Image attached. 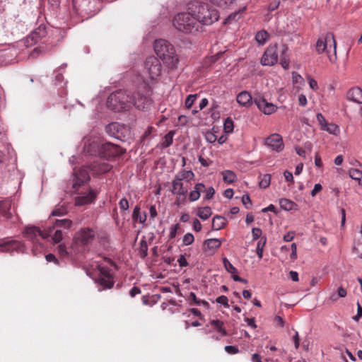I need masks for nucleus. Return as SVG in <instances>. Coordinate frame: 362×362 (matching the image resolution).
Returning a JSON list of instances; mask_svg holds the SVG:
<instances>
[{
  "instance_id": "47",
  "label": "nucleus",
  "mask_w": 362,
  "mask_h": 362,
  "mask_svg": "<svg viewBox=\"0 0 362 362\" xmlns=\"http://www.w3.org/2000/svg\"><path fill=\"white\" fill-rule=\"evenodd\" d=\"M194 241V237L191 233H187L183 236L182 243L185 246L191 245Z\"/></svg>"
},
{
  "instance_id": "55",
  "label": "nucleus",
  "mask_w": 362,
  "mask_h": 362,
  "mask_svg": "<svg viewBox=\"0 0 362 362\" xmlns=\"http://www.w3.org/2000/svg\"><path fill=\"white\" fill-rule=\"evenodd\" d=\"M189 298L191 300H192L194 302V303H196L197 305H200L202 304H203V305H207L208 304L207 302H206L205 300H198L197 296H196V294L194 292H191L189 293Z\"/></svg>"
},
{
  "instance_id": "14",
  "label": "nucleus",
  "mask_w": 362,
  "mask_h": 362,
  "mask_svg": "<svg viewBox=\"0 0 362 362\" xmlns=\"http://www.w3.org/2000/svg\"><path fill=\"white\" fill-rule=\"evenodd\" d=\"M264 144L272 151L278 153L282 151L284 148L282 137L279 134H271L266 139Z\"/></svg>"
},
{
  "instance_id": "41",
  "label": "nucleus",
  "mask_w": 362,
  "mask_h": 362,
  "mask_svg": "<svg viewBox=\"0 0 362 362\" xmlns=\"http://www.w3.org/2000/svg\"><path fill=\"white\" fill-rule=\"evenodd\" d=\"M67 214V209L64 205H57L52 211L51 215L53 216H61Z\"/></svg>"
},
{
  "instance_id": "53",
  "label": "nucleus",
  "mask_w": 362,
  "mask_h": 362,
  "mask_svg": "<svg viewBox=\"0 0 362 362\" xmlns=\"http://www.w3.org/2000/svg\"><path fill=\"white\" fill-rule=\"evenodd\" d=\"M179 228V224L176 223L174 225H172L170 228V233H169V238L170 239H173L176 237L177 232Z\"/></svg>"
},
{
  "instance_id": "29",
  "label": "nucleus",
  "mask_w": 362,
  "mask_h": 362,
  "mask_svg": "<svg viewBox=\"0 0 362 362\" xmlns=\"http://www.w3.org/2000/svg\"><path fill=\"white\" fill-rule=\"evenodd\" d=\"M122 126L117 122H112L109 124L106 127V132L110 135L119 138V129H121Z\"/></svg>"
},
{
  "instance_id": "12",
  "label": "nucleus",
  "mask_w": 362,
  "mask_h": 362,
  "mask_svg": "<svg viewBox=\"0 0 362 362\" xmlns=\"http://www.w3.org/2000/svg\"><path fill=\"white\" fill-rule=\"evenodd\" d=\"M124 153V151L119 146L107 142L103 139V145L100 148L101 158H108L110 157L117 156Z\"/></svg>"
},
{
  "instance_id": "20",
  "label": "nucleus",
  "mask_w": 362,
  "mask_h": 362,
  "mask_svg": "<svg viewBox=\"0 0 362 362\" xmlns=\"http://www.w3.org/2000/svg\"><path fill=\"white\" fill-rule=\"evenodd\" d=\"M97 195V192L93 189H89L87 193H84L75 199L76 206H83L90 204L94 201Z\"/></svg>"
},
{
  "instance_id": "44",
  "label": "nucleus",
  "mask_w": 362,
  "mask_h": 362,
  "mask_svg": "<svg viewBox=\"0 0 362 362\" xmlns=\"http://www.w3.org/2000/svg\"><path fill=\"white\" fill-rule=\"evenodd\" d=\"M223 263L226 270L231 274H237V269L229 262L226 257L223 258Z\"/></svg>"
},
{
  "instance_id": "36",
  "label": "nucleus",
  "mask_w": 362,
  "mask_h": 362,
  "mask_svg": "<svg viewBox=\"0 0 362 362\" xmlns=\"http://www.w3.org/2000/svg\"><path fill=\"white\" fill-rule=\"evenodd\" d=\"M223 180L228 183H233L237 180L236 175L231 170H224L222 173Z\"/></svg>"
},
{
  "instance_id": "62",
  "label": "nucleus",
  "mask_w": 362,
  "mask_h": 362,
  "mask_svg": "<svg viewBox=\"0 0 362 362\" xmlns=\"http://www.w3.org/2000/svg\"><path fill=\"white\" fill-rule=\"evenodd\" d=\"M322 187L320 184H319V183L315 184L313 189L310 192L311 196L315 197L317 192H319L322 190Z\"/></svg>"
},
{
  "instance_id": "58",
  "label": "nucleus",
  "mask_w": 362,
  "mask_h": 362,
  "mask_svg": "<svg viewBox=\"0 0 362 362\" xmlns=\"http://www.w3.org/2000/svg\"><path fill=\"white\" fill-rule=\"evenodd\" d=\"M177 262L180 267H187L188 265V262L184 255H180L179 258L177 259Z\"/></svg>"
},
{
  "instance_id": "2",
  "label": "nucleus",
  "mask_w": 362,
  "mask_h": 362,
  "mask_svg": "<svg viewBox=\"0 0 362 362\" xmlns=\"http://www.w3.org/2000/svg\"><path fill=\"white\" fill-rule=\"evenodd\" d=\"M154 51L163 64L171 71L177 69L180 63L175 49L168 41L163 39L156 40Z\"/></svg>"
},
{
  "instance_id": "35",
  "label": "nucleus",
  "mask_w": 362,
  "mask_h": 362,
  "mask_svg": "<svg viewBox=\"0 0 362 362\" xmlns=\"http://www.w3.org/2000/svg\"><path fill=\"white\" fill-rule=\"evenodd\" d=\"M280 207L286 211L293 210L296 206V204L288 199H281L279 200Z\"/></svg>"
},
{
  "instance_id": "45",
  "label": "nucleus",
  "mask_w": 362,
  "mask_h": 362,
  "mask_svg": "<svg viewBox=\"0 0 362 362\" xmlns=\"http://www.w3.org/2000/svg\"><path fill=\"white\" fill-rule=\"evenodd\" d=\"M211 325L218 331V333H221V336H225L226 332L223 328V322L220 320H216L211 322Z\"/></svg>"
},
{
  "instance_id": "59",
  "label": "nucleus",
  "mask_w": 362,
  "mask_h": 362,
  "mask_svg": "<svg viewBox=\"0 0 362 362\" xmlns=\"http://www.w3.org/2000/svg\"><path fill=\"white\" fill-rule=\"evenodd\" d=\"M214 194L215 189L213 187H210L206 191L204 199L207 200L211 199L214 197Z\"/></svg>"
},
{
  "instance_id": "23",
  "label": "nucleus",
  "mask_w": 362,
  "mask_h": 362,
  "mask_svg": "<svg viewBox=\"0 0 362 362\" xmlns=\"http://www.w3.org/2000/svg\"><path fill=\"white\" fill-rule=\"evenodd\" d=\"M346 98L349 100L362 104V90L358 87H354L347 92Z\"/></svg>"
},
{
  "instance_id": "17",
  "label": "nucleus",
  "mask_w": 362,
  "mask_h": 362,
  "mask_svg": "<svg viewBox=\"0 0 362 362\" xmlns=\"http://www.w3.org/2000/svg\"><path fill=\"white\" fill-rule=\"evenodd\" d=\"M77 248L74 245L73 242L69 247H67L66 245L62 243L59 244L57 247V251L59 256L62 258H73L78 254H80Z\"/></svg>"
},
{
  "instance_id": "26",
  "label": "nucleus",
  "mask_w": 362,
  "mask_h": 362,
  "mask_svg": "<svg viewBox=\"0 0 362 362\" xmlns=\"http://www.w3.org/2000/svg\"><path fill=\"white\" fill-rule=\"evenodd\" d=\"M227 224V220L222 216H215L212 219V229L219 230Z\"/></svg>"
},
{
  "instance_id": "3",
  "label": "nucleus",
  "mask_w": 362,
  "mask_h": 362,
  "mask_svg": "<svg viewBox=\"0 0 362 362\" xmlns=\"http://www.w3.org/2000/svg\"><path fill=\"white\" fill-rule=\"evenodd\" d=\"M199 25L189 6L187 11L178 13L173 19V27L185 35H194L202 33Z\"/></svg>"
},
{
  "instance_id": "64",
  "label": "nucleus",
  "mask_w": 362,
  "mask_h": 362,
  "mask_svg": "<svg viewBox=\"0 0 362 362\" xmlns=\"http://www.w3.org/2000/svg\"><path fill=\"white\" fill-rule=\"evenodd\" d=\"M279 4H280L279 1H277L272 2L268 6V10L269 11H273L276 10V8H278V7L279 6Z\"/></svg>"
},
{
  "instance_id": "54",
  "label": "nucleus",
  "mask_w": 362,
  "mask_h": 362,
  "mask_svg": "<svg viewBox=\"0 0 362 362\" xmlns=\"http://www.w3.org/2000/svg\"><path fill=\"white\" fill-rule=\"evenodd\" d=\"M119 209L122 211H125L128 210V209L129 207V202L126 198L122 199L119 202Z\"/></svg>"
},
{
  "instance_id": "6",
  "label": "nucleus",
  "mask_w": 362,
  "mask_h": 362,
  "mask_svg": "<svg viewBox=\"0 0 362 362\" xmlns=\"http://www.w3.org/2000/svg\"><path fill=\"white\" fill-rule=\"evenodd\" d=\"M96 234V231L92 228H81L74 235V245L80 253H83L86 250V247L94 240Z\"/></svg>"
},
{
  "instance_id": "27",
  "label": "nucleus",
  "mask_w": 362,
  "mask_h": 362,
  "mask_svg": "<svg viewBox=\"0 0 362 362\" xmlns=\"http://www.w3.org/2000/svg\"><path fill=\"white\" fill-rule=\"evenodd\" d=\"M205 188V186L202 183H198L195 185L194 190L189 193V199L191 202L197 201L200 197L201 192Z\"/></svg>"
},
{
  "instance_id": "1",
  "label": "nucleus",
  "mask_w": 362,
  "mask_h": 362,
  "mask_svg": "<svg viewBox=\"0 0 362 362\" xmlns=\"http://www.w3.org/2000/svg\"><path fill=\"white\" fill-rule=\"evenodd\" d=\"M189 5V9L192 12L196 21L199 23V28L203 31V27L216 22L219 18L218 11L207 3L193 1Z\"/></svg>"
},
{
  "instance_id": "37",
  "label": "nucleus",
  "mask_w": 362,
  "mask_h": 362,
  "mask_svg": "<svg viewBox=\"0 0 362 362\" xmlns=\"http://www.w3.org/2000/svg\"><path fill=\"white\" fill-rule=\"evenodd\" d=\"M322 131L327 132L333 135H337L340 132L339 127L334 123H327L325 127H322Z\"/></svg>"
},
{
  "instance_id": "11",
  "label": "nucleus",
  "mask_w": 362,
  "mask_h": 362,
  "mask_svg": "<svg viewBox=\"0 0 362 362\" xmlns=\"http://www.w3.org/2000/svg\"><path fill=\"white\" fill-rule=\"evenodd\" d=\"M96 267L103 276L98 279L100 285L103 286L104 288H111L113 286L114 281L110 268L98 263L96 264Z\"/></svg>"
},
{
  "instance_id": "51",
  "label": "nucleus",
  "mask_w": 362,
  "mask_h": 362,
  "mask_svg": "<svg viewBox=\"0 0 362 362\" xmlns=\"http://www.w3.org/2000/svg\"><path fill=\"white\" fill-rule=\"evenodd\" d=\"M316 119L320 126V129L322 130V127H325L327 124L326 119L321 113H317L316 115Z\"/></svg>"
},
{
  "instance_id": "21",
  "label": "nucleus",
  "mask_w": 362,
  "mask_h": 362,
  "mask_svg": "<svg viewBox=\"0 0 362 362\" xmlns=\"http://www.w3.org/2000/svg\"><path fill=\"white\" fill-rule=\"evenodd\" d=\"M112 168V166L105 161L100 160H96L91 165L90 170L95 174L106 173L109 172Z\"/></svg>"
},
{
  "instance_id": "60",
  "label": "nucleus",
  "mask_w": 362,
  "mask_h": 362,
  "mask_svg": "<svg viewBox=\"0 0 362 362\" xmlns=\"http://www.w3.org/2000/svg\"><path fill=\"white\" fill-rule=\"evenodd\" d=\"M303 81L302 76L296 72L292 73V81L293 83H301Z\"/></svg>"
},
{
  "instance_id": "33",
  "label": "nucleus",
  "mask_w": 362,
  "mask_h": 362,
  "mask_svg": "<svg viewBox=\"0 0 362 362\" xmlns=\"http://www.w3.org/2000/svg\"><path fill=\"white\" fill-rule=\"evenodd\" d=\"M205 244L209 250L214 251L221 246V241L218 238H211L206 240Z\"/></svg>"
},
{
  "instance_id": "57",
  "label": "nucleus",
  "mask_w": 362,
  "mask_h": 362,
  "mask_svg": "<svg viewBox=\"0 0 362 362\" xmlns=\"http://www.w3.org/2000/svg\"><path fill=\"white\" fill-rule=\"evenodd\" d=\"M262 234V231L259 228H253L252 229V235L253 240H257L260 238Z\"/></svg>"
},
{
  "instance_id": "56",
  "label": "nucleus",
  "mask_w": 362,
  "mask_h": 362,
  "mask_svg": "<svg viewBox=\"0 0 362 362\" xmlns=\"http://www.w3.org/2000/svg\"><path fill=\"white\" fill-rule=\"evenodd\" d=\"M224 349L229 354H235L239 352V349L236 346L231 345L226 346Z\"/></svg>"
},
{
  "instance_id": "46",
  "label": "nucleus",
  "mask_w": 362,
  "mask_h": 362,
  "mask_svg": "<svg viewBox=\"0 0 362 362\" xmlns=\"http://www.w3.org/2000/svg\"><path fill=\"white\" fill-rule=\"evenodd\" d=\"M173 136L174 132L173 131H170L168 134L165 135L164 141L162 144L163 147L167 148L172 144Z\"/></svg>"
},
{
  "instance_id": "31",
  "label": "nucleus",
  "mask_w": 362,
  "mask_h": 362,
  "mask_svg": "<svg viewBox=\"0 0 362 362\" xmlns=\"http://www.w3.org/2000/svg\"><path fill=\"white\" fill-rule=\"evenodd\" d=\"M212 214L209 206L200 207L197 211V216L202 220H207Z\"/></svg>"
},
{
  "instance_id": "22",
  "label": "nucleus",
  "mask_w": 362,
  "mask_h": 362,
  "mask_svg": "<svg viewBox=\"0 0 362 362\" xmlns=\"http://www.w3.org/2000/svg\"><path fill=\"white\" fill-rule=\"evenodd\" d=\"M11 200L6 198L0 201V216L5 219H8L11 217Z\"/></svg>"
},
{
  "instance_id": "38",
  "label": "nucleus",
  "mask_w": 362,
  "mask_h": 362,
  "mask_svg": "<svg viewBox=\"0 0 362 362\" xmlns=\"http://www.w3.org/2000/svg\"><path fill=\"white\" fill-rule=\"evenodd\" d=\"M212 4L222 8H228L235 0H209Z\"/></svg>"
},
{
  "instance_id": "9",
  "label": "nucleus",
  "mask_w": 362,
  "mask_h": 362,
  "mask_svg": "<svg viewBox=\"0 0 362 362\" xmlns=\"http://www.w3.org/2000/svg\"><path fill=\"white\" fill-rule=\"evenodd\" d=\"M83 151L90 156H100L103 139L98 136H88L83 138Z\"/></svg>"
},
{
  "instance_id": "15",
  "label": "nucleus",
  "mask_w": 362,
  "mask_h": 362,
  "mask_svg": "<svg viewBox=\"0 0 362 362\" xmlns=\"http://www.w3.org/2000/svg\"><path fill=\"white\" fill-rule=\"evenodd\" d=\"M47 33L45 25H41L35 29L26 38L25 43L27 46H32L37 43L47 35Z\"/></svg>"
},
{
  "instance_id": "61",
  "label": "nucleus",
  "mask_w": 362,
  "mask_h": 362,
  "mask_svg": "<svg viewBox=\"0 0 362 362\" xmlns=\"http://www.w3.org/2000/svg\"><path fill=\"white\" fill-rule=\"evenodd\" d=\"M202 227L200 221L197 218L194 219L192 223L193 229L197 232H199L202 230Z\"/></svg>"
},
{
  "instance_id": "10",
  "label": "nucleus",
  "mask_w": 362,
  "mask_h": 362,
  "mask_svg": "<svg viewBox=\"0 0 362 362\" xmlns=\"http://www.w3.org/2000/svg\"><path fill=\"white\" fill-rule=\"evenodd\" d=\"M131 100H132V106L141 110L148 109L152 103L149 95L144 94L140 90L131 93Z\"/></svg>"
},
{
  "instance_id": "25",
  "label": "nucleus",
  "mask_w": 362,
  "mask_h": 362,
  "mask_svg": "<svg viewBox=\"0 0 362 362\" xmlns=\"http://www.w3.org/2000/svg\"><path fill=\"white\" fill-rule=\"evenodd\" d=\"M172 187V192L173 194H177L180 196H185L187 193V189L184 187L182 181H178L175 178L173 180Z\"/></svg>"
},
{
  "instance_id": "5",
  "label": "nucleus",
  "mask_w": 362,
  "mask_h": 362,
  "mask_svg": "<svg viewBox=\"0 0 362 362\" xmlns=\"http://www.w3.org/2000/svg\"><path fill=\"white\" fill-rule=\"evenodd\" d=\"M107 105L115 112L129 110L132 106L131 93L122 90L112 93L107 98Z\"/></svg>"
},
{
  "instance_id": "4",
  "label": "nucleus",
  "mask_w": 362,
  "mask_h": 362,
  "mask_svg": "<svg viewBox=\"0 0 362 362\" xmlns=\"http://www.w3.org/2000/svg\"><path fill=\"white\" fill-rule=\"evenodd\" d=\"M24 236L30 240L34 245L37 246V244H39L41 246L42 243L40 240L47 239L49 237H51L54 243H60L63 239V233L60 229H56L54 231V227H49L47 229L42 230L35 226H30L25 228Z\"/></svg>"
},
{
  "instance_id": "63",
  "label": "nucleus",
  "mask_w": 362,
  "mask_h": 362,
  "mask_svg": "<svg viewBox=\"0 0 362 362\" xmlns=\"http://www.w3.org/2000/svg\"><path fill=\"white\" fill-rule=\"evenodd\" d=\"M298 102L300 105L305 107L308 103L306 96L303 94H300L298 97Z\"/></svg>"
},
{
  "instance_id": "7",
  "label": "nucleus",
  "mask_w": 362,
  "mask_h": 362,
  "mask_svg": "<svg viewBox=\"0 0 362 362\" xmlns=\"http://www.w3.org/2000/svg\"><path fill=\"white\" fill-rule=\"evenodd\" d=\"M316 51L318 54L326 51L330 62L334 63L337 61V45L333 34L327 33L318 39L316 42Z\"/></svg>"
},
{
  "instance_id": "43",
  "label": "nucleus",
  "mask_w": 362,
  "mask_h": 362,
  "mask_svg": "<svg viewBox=\"0 0 362 362\" xmlns=\"http://www.w3.org/2000/svg\"><path fill=\"white\" fill-rule=\"evenodd\" d=\"M234 124L233 120L228 117L225 119L223 123V130L226 134H230L233 132Z\"/></svg>"
},
{
  "instance_id": "50",
  "label": "nucleus",
  "mask_w": 362,
  "mask_h": 362,
  "mask_svg": "<svg viewBox=\"0 0 362 362\" xmlns=\"http://www.w3.org/2000/svg\"><path fill=\"white\" fill-rule=\"evenodd\" d=\"M205 139L207 142L213 144L215 143L217 139V136L211 132L208 131L205 134Z\"/></svg>"
},
{
  "instance_id": "13",
  "label": "nucleus",
  "mask_w": 362,
  "mask_h": 362,
  "mask_svg": "<svg viewBox=\"0 0 362 362\" xmlns=\"http://www.w3.org/2000/svg\"><path fill=\"white\" fill-rule=\"evenodd\" d=\"M278 62L277 47H269L264 51L262 58L261 64L263 66H273Z\"/></svg>"
},
{
  "instance_id": "34",
  "label": "nucleus",
  "mask_w": 362,
  "mask_h": 362,
  "mask_svg": "<svg viewBox=\"0 0 362 362\" xmlns=\"http://www.w3.org/2000/svg\"><path fill=\"white\" fill-rule=\"evenodd\" d=\"M73 225V221L68 218L57 219L54 222V226L58 228H62L64 229L70 228Z\"/></svg>"
},
{
  "instance_id": "24",
  "label": "nucleus",
  "mask_w": 362,
  "mask_h": 362,
  "mask_svg": "<svg viewBox=\"0 0 362 362\" xmlns=\"http://www.w3.org/2000/svg\"><path fill=\"white\" fill-rule=\"evenodd\" d=\"M252 99L251 95L247 91L243 90L237 95L236 100L240 105L249 107L252 104Z\"/></svg>"
},
{
  "instance_id": "16",
  "label": "nucleus",
  "mask_w": 362,
  "mask_h": 362,
  "mask_svg": "<svg viewBox=\"0 0 362 362\" xmlns=\"http://www.w3.org/2000/svg\"><path fill=\"white\" fill-rule=\"evenodd\" d=\"M73 174L74 175L73 188H76V187L90 180V175L86 168L83 167L78 170L74 168Z\"/></svg>"
},
{
  "instance_id": "39",
  "label": "nucleus",
  "mask_w": 362,
  "mask_h": 362,
  "mask_svg": "<svg viewBox=\"0 0 362 362\" xmlns=\"http://www.w3.org/2000/svg\"><path fill=\"white\" fill-rule=\"evenodd\" d=\"M269 38V34L265 30H261L257 33L255 39L259 45H264Z\"/></svg>"
},
{
  "instance_id": "30",
  "label": "nucleus",
  "mask_w": 362,
  "mask_h": 362,
  "mask_svg": "<svg viewBox=\"0 0 362 362\" xmlns=\"http://www.w3.org/2000/svg\"><path fill=\"white\" fill-rule=\"evenodd\" d=\"M194 177V174L192 170H182L175 175V179L178 181H190Z\"/></svg>"
},
{
  "instance_id": "49",
  "label": "nucleus",
  "mask_w": 362,
  "mask_h": 362,
  "mask_svg": "<svg viewBox=\"0 0 362 362\" xmlns=\"http://www.w3.org/2000/svg\"><path fill=\"white\" fill-rule=\"evenodd\" d=\"M216 302L224 308H228V299L226 296H220L216 299Z\"/></svg>"
},
{
  "instance_id": "32",
  "label": "nucleus",
  "mask_w": 362,
  "mask_h": 362,
  "mask_svg": "<svg viewBox=\"0 0 362 362\" xmlns=\"http://www.w3.org/2000/svg\"><path fill=\"white\" fill-rule=\"evenodd\" d=\"M349 177L358 182L359 185H362V171L358 169L351 168L349 170Z\"/></svg>"
},
{
  "instance_id": "52",
  "label": "nucleus",
  "mask_w": 362,
  "mask_h": 362,
  "mask_svg": "<svg viewBox=\"0 0 362 362\" xmlns=\"http://www.w3.org/2000/svg\"><path fill=\"white\" fill-rule=\"evenodd\" d=\"M242 202L243 204L245 206L246 209L251 208L252 204L250 199V197L248 194H245L242 197Z\"/></svg>"
},
{
  "instance_id": "28",
  "label": "nucleus",
  "mask_w": 362,
  "mask_h": 362,
  "mask_svg": "<svg viewBox=\"0 0 362 362\" xmlns=\"http://www.w3.org/2000/svg\"><path fill=\"white\" fill-rule=\"evenodd\" d=\"M132 218L134 221H139L140 223H144L146 220V214L141 213V209L139 206L134 208L132 213Z\"/></svg>"
},
{
  "instance_id": "48",
  "label": "nucleus",
  "mask_w": 362,
  "mask_h": 362,
  "mask_svg": "<svg viewBox=\"0 0 362 362\" xmlns=\"http://www.w3.org/2000/svg\"><path fill=\"white\" fill-rule=\"evenodd\" d=\"M197 97V94L189 95L187 97V98L185 99V107L188 109L190 108L193 105L194 103L195 102Z\"/></svg>"
},
{
  "instance_id": "18",
  "label": "nucleus",
  "mask_w": 362,
  "mask_h": 362,
  "mask_svg": "<svg viewBox=\"0 0 362 362\" xmlns=\"http://www.w3.org/2000/svg\"><path fill=\"white\" fill-rule=\"evenodd\" d=\"M255 103L257 106L258 109L265 115H271L277 110V107L275 105L267 102L262 97L255 98Z\"/></svg>"
},
{
  "instance_id": "19",
  "label": "nucleus",
  "mask_w": 362,
  "mask_h": 362,
  "mask_svg": "<svg viewBox=\"0 0 362 362\" xmlns=\"http://www.w3.org/2000/svg\"><path fill=\"white\" fill-rule=\"evenodd\" d=\"M1 250L13 253L14 251L23 252L24 245L22 243L17 240L4 241L0 243Z\"/></svg>"
},
{
  "instance_id": "8",
  "label": "nucleus",
  "mask_w": 362,
  "mask_h": 362,
  "mask_svg": "<svg viewBox=\"0 0 362 362\" xmlns=\"http://www.w3.org/2000/svg\"><path fill=\"white\" fill-rule=\"evenodd\" d=\"M162 72V65L160 62L156 57H148L144 62V73L146 74V80L156 81Z\"/></svg>"
},
{
  "instance_id": "42",
  "label": "nucleus",
  "mask_w": 362,
  "mask_h": 362,
  "mask_svg": "<svg viewBox=\"0 0 362 362\" xmlns=\"http://www.w3.org/2000/svg\"><path fill=\"white\" fill-rule=\"evenodd\" d=\"M271 183V175L265 174L264 175L261 180L259 182V186L261 188L266 189L267 188Z\"/></svg>"
},
{
  "instance_id": "40",
  "label": "nucleus",
  "mask_w": 362,
  "mask_h": 362,
  "mask_svg": "<svg viewBox=\"0 0 362 362\" xmlns=\"http://www.w3.org/2000/svg\"><path fill=\"white\" fill-rule=\"evenodd\" d=\"M266 241H267V238H266V237H264L259 241H258V243L257 244L256 252H257V255L259 259H262L263 257V250H264V247L266 244Z\"/></svg>"
}]
</instances>
